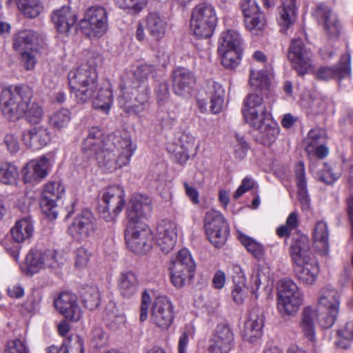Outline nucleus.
<instances>
[{
    "label": "nucleus",
    "mask_w": 353,
    "mask_h": 353,
    "mask_svg": "<svg viewBox=\"0 0 353 353\" xmlns=\"http://www.w3.org/2000/svg\"><path fill=\"white\" fill-rule=\"evenodd\" d=\"M136 149L130 137L111 134L105 137L101 129L95 126L89 129L82 143V150L94 153L99 167L108 172L129 165Z\"/></svg>",
    "instance_id": "obj_1"
},
{
    "label": "nucleus",
    "mask_w": 353,
    "mask_h": 353,
    "mask_svg": "<svg viewBox=\"0 0 353 353\" xmlns=\"http://www.w3.org/2000/svg\"><path fill=\"white\" fill-rule=\"evenodd\" d=\"M71 92L79 103H85L93 98V107L108 112L112 101L113 93L112 85L109 82L98 86V74L96 69L87 64H83L72 70L68 74Z\"/></svg>",
    "instance_id": "obj_2"
},
{
    "label": "nucleus",
    "mask_w": 353,
    "mask_h": 353,
    "mask_svg": "<svg viewBox=\"0 0 353 353\" xmlns=\"http://www.w3.org/2000/svg\"><path fill=\"white\" fill-rule=\"evenodd\" d=\"M32 89L25 84L9 85L1 91L0 105L3 116L9 121H16L23 117L33 124H38L42 119V107L32 102Z\"/></svg>",
    "instance_id": "obj_3"
},
{
    "label": "nucleus",
    "mask_w": 353,
    "mask_h": 353,
    "mask_svg": "<svg viewBox=\"0 0 353 353\" xmlns=\"http://www.w3.org/2000/svg\"><path fill=\"white\" fill-rule=\"evenodd\" d=\"M155 68L150 64H142L133 72L134 79L137 85L132 86L131 83L125 81L120 85L121 94L119 97V103L124 111L129 114H139L145 110L148 100L149 88L145 85L142 87L149 79L156 75Z\"/></svg>",
    "instance_id": "obj_4"
},
{
    "label": "nucleus",
    "mask_w": 353,
    "mask_h": 353,
    "mask_svg": "<svg viewBox=\"0 0 353 353\" xmlns=\"http://www.w3.org/2000/svg\"><path fill=\"white\" fill-rule=\"evenodd\" d=\"M79 30L87 37L94 39L103 37L108 29V13L105 8L95 5L85 10L79 21Z\"/></svg>",
    "instance_id": "obj_5"
},
{
    "label": "nucleus",
    "mask_w": 353,
    "mask_h": 353,
    "mask_svg": "<svg viewBox=\"0 0 353 353\" xmlns=\"http://www.w3.org/2000/svg\"><path fill=\"white\" fill-rule=\"evenodd\" d=\"M277 310L281 315H294L303 304V294L296 283L291 279L278 281Z\"/></svg>",
    "instance_id": "obj_6"
},
{
    "label": "nucleus",
    "mask_w": 353,
    "mask_h": 353,
    "mask_svg": "<svg viewBox=\"0 0 353 353\" xmlns=\"http://www.w3.org/2000/svg\"><path fill=\"white\" fill-rule=\"evenodd\" d=\"M172 283L177 288H183L194 276L195 263L187 249H182L170 260L169 268Z\"/></svg>",
    "instance_id": "obj_7"
},
{
    "label": "nucleus",
    "mask_w": 353,
    "mask_h": 353,
    "mask_svg": "<svg viewBox=\"0 0 353 353\" xmlns=\"http://www.w3.org/2000/svg\"><path fill=\"white\" fill-rule=\"evenodd\" d=\"M216 21L217 17L214 8L211 5L202 3L194 8L190 27L197 37L209 38L214 32Z\"/></svg>",
    "instance_id": "obj_8"
},
{
    "label": "nucleus",
    "mask_w": 353,
    "mask_h": 353,
    "mask_svg": "<svg viewBox=\"0 0 353 353\" xmlns=\"http://www.w3.org/2000/svg\"><path fill=\"white\" fill-rule=\"evenodd\" d=\"M125 239L129 249L135 253L143 254L151 249L153 234L148 225L142 221L128 222Z\"/></svg>",
    "instance_id": "obj_9"
},
{
    "label": "nucleus",
    "mask_w": 353,
    "mask_h": 353,
    "mask_svg": "<svg viewBox=\"0 0 353 353\" xmlns=\"http://www.w3.org/2000/svg\"><path fill=\"white\" fill-rule=\"evenodd\" d=\"M125 191L123 187L112 185L106 188L101 196L99 214L106 222H114L125 205Z\"/></svg>",
    "instance_id": "obj_10"
},
{
    "label": "nucleus",
    "mask_w": 353,
    "mask_h": 353,
    "mask_svg": "<svg viewBox=\"0 0 353 353\" xmlns=\"http://www.w3.org/2000/svg\"><path fill=\"white\" fill-rule=\"evenodd\" d=\"M62 257L54 250L42 252L37 249H31L27 254L25 262L21 265L23 272L32 275L46 268L59 267Z\"/></svg>",
    "instance_id": "obj_11"
},
{
    "label": "nucleus",
    "mask_w": 353,
    "mask_h": 353,
    "mask_svg": "<svg viewBox=\"0 0 353 353\" xmlns=\"http://www.w3.org/2000/svg\"><path fill=\"white\" fill-rule=\"evenodd\" d=\"M204 228L209 241L214 247L221 248L225 243L229 228L225 217L219 211L211 209L205 213Z\"/></svg>",
    "instance_id": "obj_12"
},
{
    "label": "nucleus",
    "mask_w": 353,
    "mask_h": 353,
    "mask_svg": "<svg viewBox=\"0 0 353 353\" xmlns=\"http://www.w3.org/2000/svg\"><path fill=\"white\" fill-rule=\"evenodd\" d=\"M65 192V188L59 181L48 182L43 190L41 199V208L49 219H54L58 216L57 201Z\"/></svg>",
    "instance_id": "obj_13"
},
{
    "label": "nucleus",
    "mask_w": 353,
    "mask_h": 353,
    "mask_svg": "<svg viewBox=\"0 0 353 353\" xmlns=\"http://www.w3.org/2000/svg\"><path fill=\"white\" fill-rule=\"evenodd\" d=\"M224 89L215 81L210 82L198 94L197 101L201 112L207 111L208 100L210 103V110L214 114L219 113L223 109Z\"/></svg>",
    "instance_id": "obj_14"
},
{
    "label": "nucleus",
    "mask_w": 353,
    "mask_h": 353,
    "mask_svg": "<svg viewBox=\"0 0 353 353\" xmlns=\"http://www.w3.org/2000/svg\"><path fill=\"white\" fill-rule=\"evenodd\" d=\"M96 220L89 210H83L77 216L68 231L70 235L77 241H85L96 232Z\"/></svg>",
    "instance_id": "obj_15"
},
{
    "label": "nucleus",
    "mask_w": 353,
    "mask_h": 353,
    "mask_svg": "<svg viewBox=\"0 0 353 353\" xmlns=\"http://www.w3.org/2000/svg\"><path fill=\"white\" fill-rule=\"evenodd\" d=\"M247 29L253 35L262 36L264 33L265 17L255 0H244L241 5Z\"/></svg>",
    "instance_id": "obj_16"
},
{
    "label": "nucleus",
    "mask_w": 353,
    "mask_h": 353,
    "mask_svg": "<svg viewBox=\"0 0 353 353\" xmlns=\"http://www.w3.org/2000/svg\"><path fill=\"white\" fill-rule=\"evenodd\" d=\"M311 51L303 46L301 39L292 41L288 52V59L299 75L303 76L312 66Z\"/></svg>",
    "instance_id": "obj_17"
},
{
    "label": "nucleus",
    "mask_w": 353,
    "mask_h": 353,
    "mask_svg": "<svg viewBox=\"0 0 353 353\" xmlns=\"http://www.w3.org/2000/svg\"><path fill=\"white\" fill-rule=\"evenodd\" d=\"M56 310L66 319L77 322L82 317V310L77 296L70 292H63L54 299Z\"/></svg>",
    "instance_id": "obj_18"
},
{
    "label": "nucleus",
    "mask_w": 353,
    "mask_h": 353,
    "mask_svg": "<svg viewBox=\"0 0 353 353\" xmlns=\"http://www.w3.org/2000/svg\"><path fill=\"white\" fill-rule=\"evenodd\" d=\"M173 318L171 301L164 296L157 297L152 307L151 321L161 329L166 330L172 323Z\"/></svg>",
    "instance_id": "obj_19"
},
{
    "label": "nucleus",
    "mask_w": 353,
    "mask_h": 353,
    "mask_svg": "<svg viewBox=\"0 0 353 353\" xmlns=\"http://www.w3.org/2000/svg\"><path fill=\"white\" fill-rule=\"evenodd\" d=\"M314 14L322 23L327 36L330 39H338L341 34L342 26L337 14L330 7L322 3L316 6Z\"/></svg>",
    "instance_id": "obj_20"
},
{
    "label": "nucleus",
    "mask_w": 353,
    "mask_h": 353,
    "mask_svg": "<svg viewBox=\"0 0 353 353\" xmlns=\"http://www.w3.org/2000/svg\"><path fill=\"white\" fill-rule=\"evenodd\" d=\"M198 148L195 137L190 133H183L174 145L169 146L168 150L179 164H184L190 156L196 154Z\"/></svg>",
    "instance_id": "obj_21"
},
{
    "label": "nucleus",
    "mask_w": 353,
    "mask_h": 353,
    "mask_svg": "<svg viewBox=\"0 0 353 353\" xmlns=\"http://www.w3.org/2000/svg\"><path fill=\"white\" fill-rule=\"evenodd\" d=\"M45 45L44 37L31 30H21L13 39V48L16 51L39 52Z\"/></svg>",
    "instance_id": "obj_22"
},
{
    "label": "nucleus",
    "mask_w": 353,
    "mask_h": 353,
    "mask_svg": "<svg viewBox=\"0 0 353 353\" xmlns=\"http://www.w3.org/2000/svg\"><path fill=\"white\" fill-rule=\"evenodd\" d=\"M177 224L169 220L162 221L157 228V242L160 250L167 254L175 246L177 241Z\"/></svg>",
    "instance_id": "obj_23"
},
{
    "label": "nucleus",
    "mask_w": 353,
    "mask_h": 353,
    "mask_svg": "<svg viewBox=\"0 0 353 353\" xmlns=\"http://www.w3.org/2000/svg\"><path fill=\"white\" fill-rule=\"evenodd\" d=\"M350 54L345 53L341 55L337 66H322L315 72V77L318 80L328 81L332 79H342L350 75Z\"/></svg>",
    "instance_id": "obj_24"
},
{
    "label": "nucleus",
    "mask_w": 353,
    "mask_h": 353,
    "mask_svg": "<svg viewBox=\"0 0 353 353\" xmlns=\"http://www.w3.org/2000/svg\"><path fill=\"white\" fill-rule=\"evenodd\" d=\"M234 334L226 325H219L210 340V353H229L233 347Z\"/></svg>",
    "instance_id": "obj_25"
},
{
    "label": "nucleus",
    "mask_w": 353,
    "mask_h": 353,
    "mask_svg": "<svg viewBox=\"0 0 353 353\" xmlns=\"http://www.w3.org/2000/svg\"><path fill=\"white\" fill-rule=\"evenodd\" d=\"M151 199L141 194H134L126 209L128 222H139L141 219L150 214L152 211Z\"/></svg>",
    "instance_id": "obj_26"
},
{
    "label": "nucleus",
    "mask_w": 353,
    "mask_h": 353,
    "mask_svg": "<svg viewBox=\"0 0 353 353\" xmlns=\"http://www.w3.org/2000/svg\"><path fill=\"white\" fill-rule=\"evenodd\" d=\"M50 166L49 159L45 156L30 161L22 170L24 182L34 183L45 179L48 174Z\"/></svg>",
    "instance_id": "obj_27"
},
{
    "label": "nucleus",
    "mask_w": 353,
    "mask_h": 353,
    "mask_svg": "<svg viewBox=\"0 0 353 353\" xmlns=\"http://www.w3.org/2000/svg\"><path fill=\"white\" fill-rule=\"evenodd\" d=\"M195 83L196 78L188 69L180 67L173 71V91L176 94L181 97L189 96Z\"/></svg>",
    "instance_id": "obj_28"
},
{
    "label": "nucleus",
    "mask_w": 353,
    "mask_h": 353,
    "mask_svg": "<svg viewBox=\"0 0 353 353\" xmlns=\"http://www.w3.org/2000/svg\"><path fill=\"white\" fill-rule=\"evenodd\" d=\"M293 266L297 279L305 285H313L318 277L319 267L313 257L294 262Z\"/></svg>",
    "instance_id": "obj_29"
},
{
    "label": "nucleus",
    "mask_w": 353,
    "mask_h": 353,
    "mask_svg": "<svg viewBox=\"0 0 353 353\" xmlns=\"http://www.w3.org/2000/svg\"><path fill=\"white\" fill-rule=\"evenodd\" d=\"M263 312L259 315L255 311L251 312L241 331L243 339L252 343L260 340L263 336Z\"/></svg>",
    "instance_id": "obj_30"
},
{
    "label": "nucleus",
    "mask_w": 353,
    "mask_h": 353,
    "mask_svg": "<svg viewBox=\"0 0 353 353\" xmlns=\"http://www.w3.org/2000/svg\"><path fill=\"white\" fill-rule=\"evenodd\" d=\"M51 18L57 32L62 34H68L77 20V14L67 6L53 11Z\"/></svg>",
    "instance_id": "obj_31"
},
{
    "label": "nucleus",
    "mask_w": 353,
    "mask_h": 353,
    "mask_svg": "<svg viewBox=\"0 0 353 353\" xmlns=\"http://www.w3.org/2000/svg\"><path fill=\"white\" fill-rule=\"evenodd\" d=\"M51 140L50 132L44 125L30 128L23 135L24 143L32 150H39L46 146Z\"/></svg>",
    "instance_id": "obj_32"
},
{
    "label": "nucleus",
    "mask_w": 353,
    "mask_h": 353,
    "mask_svg": "<svg viewBox=\"0 0 353 353\" xmlns=\"http://www.w3.org/2000/svg\"><path fill=\"white\" fill-rule=\"evenodd\" d=\"M317 312L311 307H305L301 312L299 328L303 336L310 341L314 342L316 339V319Z\"/></svg>",
    "instance_id": "obj_33"
},
{
    "label": "nucleus",
    "mask_w": 353,
    "mask_h": 353,
    "mask_svg": "<svg viewBox=\"0 0 353 353\" xmlns=\"http://www.w3.org/2000/svg\"><path fill=\"white\" fill-rule=\"evenodd\" d=\"M290 254L292 263L312 257L309 238L303 234H297L290 245Z\"/></svg>",
    "instance_id": "obj_34"
},
{
    "label": "nucleus",
    "mask_w": 353,
    "mask_h": 353,
    "mask_svg": "<svg viewBox=\"0 0 353 353\" xmlns=\"http://www.w3.org/2000/svg\"><path fill=\"white\" fill-rule=\"evenodd\" d=\"M329 229L327 223L319 221L314 228L312 238L316 250L323 255L329 252Z\"/></svg>",
    "instance_id": "obj_35"
},
{
    "label": "nucleus",
    "mask_w": 353,
    "mask_h": 353,
    "mask_svg": "<svg viewBox=\"0 0 353 353\" xmlns=\"http://www.w3.org/2000/svg\"><path fill=\"white\" fill-rule=\"evenodd\" d=\"M296 182L297 185V195L299 202L303 210L310 207V197L307 193V181L305 179V166L303 161H299L295 166Z\"/></svg>",
    "instance_id": "obj_36"
},
{
    "label": "nucleus",
    "mask_w": 353,
    "mask_h": 353,
    "mask_svg": "<svg viewBox=\"0 0 353 353\" xmlns=\"http://www.w3.org/2000/svg\"><path fill=\"white\" fill-rule=\"evenodd\" d=\"M118 288L123 297H132L138 290V279L135 274L131 271L121 272L118 279Z\"/></svg>",
    "instance_id": "obj_37"
},
{
    "label": "nucleus",
    "mask_w": 353,
    "mask_h": 353,
    "mask_svg": "<svg viewBox=\"0 0 353 353\" xmlns=\"http://www.w3.org/2000/svg\"><path fill=\"white\" fill-rule=\"evenodd\" d=\"M145 28L154 39L159 41L165 36L167 23L159 14L150 13L145 18Z\"/></svg>",
    "instance_id": "obj_38"
},
{
    "label": "nucleus",
    "mask_w": 353,
    "mask_h": 353,
    "mask_svg": "<svg viewBox=\"0 0 353 353\" xmlns=\"http://www.w3.org/2000/svg\"><path fill=\"white\" fill-rule=\"evenodd\" d=\"M318 305L327 311L339 312L340 305V294L333 288H324L321 290Z\"/></svg>",
    "instance_id": "obj_39"
},
{
    "label": "nucleus",
    "mask_w": 353,
    "mask_h": 353,
    "mask_svg": "<svg viewBox=\"0 0 353 353\" xmlns=\"http://www.w3.org/2000/svg\"><path fill=\"white\" fill-rule=\"evenodd\" d=\"M34 231L33 224L29 218H23L16 222L11 230L13 240L22 243L30 239Z\"/></svg>",
    "instance_id": "obj_40"
},
{
    "label": "nucleus",
    "mask_w": 353,
    "mask_h": 353,
    "mask_svg": "<svg viewBox=\"0 0 353 353\" xmlns=\"http://www.w3.org/2000/svg\"><path fill=\"white\" fill-rule=\"evenodd\" d=\"M242 112L246 123L263 134L265 130V106L260 107L259 110H242Z\"/></svg>",
    "instance_id": "obj_41"
},
{
    "label": "nucleus",
    "mask_w": 353,
    "mask_h": 353,
    "mask_svg": "<svg viewBox=\"0 0 353 353\" xmlns=\"http://www.w3.org/2000/svg\"><path fill=\"white\" fill-rule=\"evenodd\" d=\"M279 23L285 29L290 28L296 18L295 0H282L279 10Z\"/></svg>",
    "instance_id": "obj_42"
},
{
    "label": "nucleus",
    "mask_w": 353,
    "mask_h": 353,
    "mask_svg": "<svg viewBox=\"0 0 353 353\" xmlns=\"http://www.w3.org/2000/svg\"><path fill=\"white\" fill-rule=\"evenodd\" d=\"M243 49H218L221 64L227 69H234L240 63Z\"/></svg>",
    "instance_id": "obj_43"
},
{
    "label": "nucleus",
    "mask_w": 353,
    "mask_h": 353,
    "mask_svg": "<svg viewBox=\"0 0 353 353\" xmlns=\"http://www.w3.org/2000/svg\"><path fill=\"white\" fill-rule=\"evenodd\" d=\"M242 49V39L239 33L233 30L222 32L218 49Z\"/></svg>",
    "instance_id": "obj_44"
},
{
    "label": "nucleus",
    "mask_w": 353,
    "mask_h": 353,
    "mask_svg": "<svg viewBox=\"0 0 353 353\" xmlns=\"http://www.w3.org/2000/svg\"><path fill=\"white\" fill-rule=\"evenodd\" d=\"M19 10L28 18H35L43 11L40 0H16Z\"/></svg>",
    "instance_id": "obj_45"
},
{
    "label": "nucleus",
    "mask_w": 353,
    "mask_h": 353,
    "mask_svg": "<svg viewBox=\"0 0 353 353\" xmlns=\"http://www.w3.org/2000/svg\"><path fill=\"white\" fill-rule=\"evenodd\" d=\"M325 139L326 133L324 130L320 128L310 130L305 140V151L307 155L310 156L314 151V148L323 143Z\"/></svg>",
    "instance_id": "obj_46"
},
{
    "label": "nucleus",
    "mask_w": 353,
    "mask_h": 353,
    "mask_svg": "<svg viewBox=\"0 0 353 353\" xmlns=\"http://www.w3.org/2000/svg\"><path fill=\"white\" fill-rule=\"evenodd\" d=\"M237 237L247 250L255 258L261 259L263 257V246L262 244L241 232H238Z\"/></svg>",
    "instance_id": "obj_47"
},
{
    "label": "nucleus",
    "mask_w": 353,
    "mask_h": 353,
    "mask_svg": "<svg viewBox=\"0 0 353 353\" xmlns=\"http://www.w3.org/2000/svg\"><path fill=\"white\" fill-rule=\"evenodd\" d=\"M17 167L10 163L5 162L0 167V182L7 185L14 184L18 179Z\"/></svg>",
    "instance_id": "obj_48"
},
{
    "label": "nucleus",
    "mask_w": 353,
    "mask_h": 353,
    "mask_svg": "<svg viewBox=\"0 0 353 353\" xmlns=\"http://www.w3.org/2000/svg\"><path fill=\"white\" fill-rule=\"evenodd\" d=\"M70 119V111L68 109L62 108L52 114L50 117V123L54 128L61 130L68 126Z\"/></svg>",
    "instance_id": "obj_49"
},
{
    "label": "nucleus",
    "mask_w": 353,
    "mask_h": 353,
    "mask_svg": "<svg viewBox=\"0 0 353 353\" xmlns=\"http://www.w3.org/2000/svg\"><path fill=\"white\" fill-rule=\"evenodd\" d=\"M61 353H84L83 340L79 335L67 339L61 346Z\"/></svg>",
    "instance_id": "obj_50"
},
{
    "label": "nucleus",
    "mask_w": 353,
    "mask_h": 353,
    "mask_svg": "<svg viewBox=\"0 0 353 353\" xmlns=\"http://www.w3.org/2000/svg\"><path fill=\"white\" fill-rule=\"evenodd\" d=\"M81 297L85 307H88L89 310H94L99 305V290L96 286L88 288L83 292Z\"/></svg>",
    "instance_id": "obj_51"
},
{
    "label": "nucleus",
    "mask_w": 353,
    "mask_h": 353,
    "mask_svg": "<svg viewBox=\"0 0 353 353\" xmlns=\"http://www.w3.org/2000/svg\"><path fill=\"white\" fill-rule=\"evenodd\" d=\"M117 6L128 12L138 13L146 6L148 0H114Z\"/></svg>",
    "instance_id": "obj_52"
},
{
    "label": "nucleus",
    "mask_w": 353,
    "mask_h": 353,
    "mask_svg": "<svg viewBox=\"0 0 353 353\" xmlns=\"http://www.w3.org/2000/svg\"><path fill=\"white\" fill-rule=\"evenodd\" d=\"M341 338L337 343L338 345L343 348H346L348 344L353 340V321L348 322L344 327L337 332Z\"/></svg>",
    "instance_id": "obj_53"
},
{
    "label": "nucleus",
    "mask_w": 353,
    "mask_h": 353,
    "mask_svg": "<svg viewBox=\"0 0 353 353\" xmlns=\"http://www.w3.org/2000/svg\"><path fill=\"white\" fill-rule=\"evenodd\" d=\"M233 301L239 305L243 303L247 295V288L245 285V279L242 276L239 283L235 284L234 288L232 290Z\"/></svg>",
    "instance_id": "obj_54"
},
{
    "label": "nucleus",
    "mask_w": 353,
    "mask_h": 353,
    "mask_svg": "<svg viewBox=\"0 0 353 353\" xmlns=\"http://www.w3.org/2000/svg\"><path fill=\"white\" fill-rule=\"evenodd\" d=\"M325 170L321 171L317 174L318 179L326 184H332L336 181L339 176V172H334L327 163H324Z\"/></svg>",
    "instance_id": "obj_55"
},
{
    "label": "nucleus",
    "mask_w": 353,
    "mask_h": 353,
    "mask_svg": "<svg viewBox=\"0 0 353 353\" xmlns=\"http://www.w3.org/2000/svg\"><path fill=\"white\" fill-rule=\"evenodd\" d=\"M245 108L242 110H259L260 107L265 106L262 94H250L244 102Z\"/></svg>",
    "instance_id": "obj_56"
},
{
    "label": "nucleus",
    "mask_w": 353,
    "mask_h": 353,
    "mask_svg": "<svg viewBox=\"0 0 353 353\" xmlns=\"http://www.w3.org/2000/svg\"><path fill=\"white\" fill-rule=\"evenodd\" d=\"M75 254V265L79 268L85 267L92 255L91 252L83 247L77 248Z\"/></svg>",
    "instance_id": "obj_57"
},
{
    "label": "nucleus",
    "mask_w": 353,
    "mask_h": 353,
    "mask_svg": "<svg viewBox=\"0 0 353 353\" xmlns=\"http://www.w3.org/2000/svg\"><path fill=\"white\" fill-rule=\"evenodd\" d=\"M3 353H28V352L23 341L14 339L7 343Z\"/></svg>",
    "instance_id": "obj_58"
},
{
    "label": "nucleus",
    "mask_w": 353,
    "mask_h": 353,
    "mask_svg": "<svg viewBox=\"0 0 353 353\" xmlns=\"http://www.w3.org/2000/svg\"><path fill=\"white\" fill-rule=\"evenodd\" d=\"M250 84L254 89H262L265 84V73L263 70L250 71Z\"/></svg>",
    "instance_id": "obj_59"
},
{
    "label": "nucleus",
    "mask_w": 353,
    "mask_h": 353,
    "mask_svg": "<svg viewBox=\"0 0 353 353\" xmlns=\"http://www.w3.org/2000/svg\"><path fill=\"white\" fill-rule=\"evenodd\" d=\"M17 52L21 54V60L26 69L27 70H32L37 63L35 55L38 52H32L30 50H22Z\"/></svg>",
    "instance_id": "obj_60"
},
{
    "label": "nucleus",
    "mask_w": 353,
    "mask_h": 353,
    "mask_svg": "<svg viewBox=\"0 0 353 353\" xmlns=\"http://www.w3.org/2000/svg\"><path fill=\"white\" fill-rule=\"evenodd\" d=\"M254 185V181L249 178L245 177L242 180L241 184L237 188V190L234 192L233 194V198L234 199H238L240 198L243 194L251 190Z\"/></svg>",
    "instance_id": "obj_61"
},
{
    "label": "nucleus",
    "mask_w": 353,
    "mask_h": 353,
    "mask_svg": "<svg viewBox=\"0 0 353 353\" xmlns=\"http://www.w3.org/2000/svg\"><path fill=\"white\" fill-rule=\"evenodd\" d=\"M338 314L339 312H332L327 310L326 314L319 319V322L320 325L325 329L331 327L334 325Z\"/></svg>",
    "instance_id": "obj_62"
},
{
    "label": "nucleus",
    "mask_w": 353,
    "mask_h": 353,
    "mask_svg": "<svg viewBox=\"0 0 353 353\" xmlns=\"http://www.w3.org/2000/svg\"><path fill=\"white\" fill-rule=\"evenodd\" d=\"M125 323V316L123 313L112 314L109 318L108 325L110 329L117 330L123 327Z\"/></svg>",
    "instance_id": "obj_63"
},
{
    "label": "nucleus",
    "mask_w": 353,
    "mask_h": 353,
    "mask_svg": "<svg viewBox=\"0 0 353 353\" xmlns=\"http://www.w3.org/2000/svg\"><path fill=\"white\" fill-rule=\"evenodd\" d=\"M150 301L151 299L150 295L146 292H144L142 294L141 304L140 307L139 320L141 322H143L147 319L148 311L150 304Z\"/></svg>",
    "instance_id": "obj_64"
}]
</instances>
